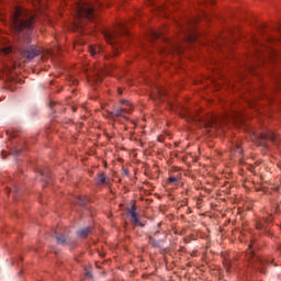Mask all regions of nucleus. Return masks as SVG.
Returning a JSON list of instances; mask_svg holds the SVG:
<instances>
[{"mask_svg":"<svg viewBox=\"0 0 281 281\" xmlns=\"http://www.w3.org/2000/svg\"><path fill=\"white\" fill-rule=\"evenodd\" d=\"M77 16L78 19H89V21L93 20L95 16V7H92L89 3L79 4Z\"/></svg>","mask_w":281,"mask_h":281,"instance_id":"3","label":"nucleus"},{"mask_svg":"<svg viewBox=\"0 0 281 281\" xmlns=\"http://www.w3.org/2000/svg\"><path fill=\"white\" fill-rule=\"evenodd\" d=\"M56 105H58V102H56V101H50L49 104H48V106L50 109H54V106H56Z\"/></svg>","mask_w":281,"mask_h":281,"instance_id":"21","label":"nucleus"},{"mask_svg":"<svg viewBox=\"0 0 281 281\" xmlns=\"http://www.w3.org/2000/svg\"><path fill=\"white\" fill-rule=\"evenodd\" d=\"M89 234V228L82 229L79 232V236L81 238H87V235Z\"/></svg>","mask_w":281,"mask_h":281,"instance_id":"18","label":"nucleus"},{"mask_svg":"<svg viewBox=\"0 0 281 281\" xmlns=\"http://www.w3.org/2000/svg\"><path fill=\"white\" fill-rule=\"evenodd\" d=\"M254 247H256V244L251 243L249 245L248 250H247V254L249 255V258H251V260H258V262L262 263V259H259L258 257H256V254H254Z\"/></svg>","mask_w":281,"mask_h":281,"instance_id":"11","label":"nucleus"},{"mask_svg":"<svg viewBox=\"0 0 281 281\" xmlns=\"http://www.w3.org/2000/svg\"><path fill=\"white\" fill-rule=\"evenodd\" d=\"M99 186H104L106 183V176L104 173H100L98 177Z\"/></svg>","mask_w":281,"mask_h":281,"instance_id":"16","label":"nucleus"},{"mask_svg":"<svg viewBox=\"0 0 281 281\" xmlns=\"http://www.w3.org/2000/svg\"><path fill=\"white\" fill-rule=\"evenodd\" d=\"M222 120L223 122H240L243 120V114L240 112H233L224 115Z\"/></svg>","mask_w":281,"mask_h":281,"instance_id":"7","label":"nucleus"},{"mask_svg":"<svg viewBox=\"0 0 281 281\" xmlns=\"http://www.w3.org/2000/svg\"><path fill=\"white\" fill-rule=\"evenodd\" d=\"M89 50L91 56H98V54H102V47L100 45H90Z\"/></svg>","mask_w":281,"mask_h":281,"instance_id":"12","label":"nucleus"},{"mask_svg":"<svg viewBox=\"0 0 281 281\" xmlns=\"http://www.w3.org/2000/svg\"><path fill=\"white\" fill-rule=\"evenodd\" d=\"M126 106L127 108L116 110L115 115L117 117H122V115H124V113H131L133 111V105L131 104V102H126Z\"/></svg>","mask_w":281,"mask_h":281,"instance_id":"10","label":"nucleus"},{"mask_svg":"<svg viewBox=\"0 0 281 281\" xmlns=\"http://www.w3.org/2000/svg\"><path fill=\"white\" fill-rule=\"evenodd\" d=\"M104 76V69L102 66H94L93 75L88 76L89 85H93V82H102V78Z\"/></svg>","mask_w":281,"mask_h":281,"instance_id":"6","label":"nucleus"},{"mask_svg":"<svg viewBox=\"0 0 281 281\" xmlns=\"http://www.w3.org/2000/svg\"><path fill=\"white\" fill-rule=\"evenodd\" d=\"M189 43H196V33L192 34L191 36L188 37Z\"/></svg>","mask_w":281,"mask_h":281,"instance_id":"19","label":"nucleus"},{"mask_svg":"<svg viewBox=\"0 0 281 281\" xmlns=\"http://www.w3.org/2000/svg\"><path fill=\"white\" fill-rule=\"evenodd\" d=\"M34 21H36V14H31L27 16L23 8L16 7L11 15V30L16 34L30 31L32 27H34Z\"/></svg>","mask_w":281,"mask_h":281,"instance_id":"1","label":"nucleus"},{"mask_svg":"<svg viewBox=\"0 0 281 281\" xmlns=\"http://www.w3.org/2000/svg\"><path fill=\"white\" fill-rule=\"evenodd\" d=\"M56 238L58 245H65V243H67V238L64 235H59Z\"/></svg>","mask_w":281,"mask_h":281,"instance_id":"17","label":"nucleus"},{"mask_svg":"<svg viewBox=\"0 0 281 281\" xmlns=\"http://www.w3.org/2000/svg\"><path fill=\"white\" fill-rule=\"evenodd\" d=\"M216 126H221V119L212 115L210 121L206 123V128H216Z\"/></svg>","mask_w":281,"mask_h":281,"instance_id":"9","label":"nucleus"},{"mask_svg":"<svg viewBox=\"0 0 281 281\" xmlns=\"http://www.w3.org/2000/svg\"><path fill=\"white\" fill-rule=\"evenodd\" d=\"M131 216L135 223H139V217H137V207H135V205L131 209Z\"/></svg>","mask_w":281,"mask_h":281,"instance_id":"13","label":"nucleus"},{"mask_svg":"<svg viewBox=\"0 0 281 281\" xmlns=\"http://www.w3.org/2000/svg\"><path fill=\"white\" fill-rule=\"evenodd\" d=\"M78 83V81L77 80H72V85H77Z\"/></svg>","mask_w":281,"mask_h":281,"instance_id":"23","label":"nucleus"},{"mask_svg":"<svg viewBox=\"0 0 281 281\" xmlns=\"http://www.w3.org/2000/svg\"><path fill=\"white\" fill-rule=\"evenodd\" d=\"M276 134L271 130H265L258 137L254 138L257 146H267V142H273Z\"/></svg>","mask_w":281,"mask_h":281,"instance_id":"5","label":"nucleus"},{"mask_svg":"<svg viewBox=\"0 0 281 281\" xmlns=\"http://www.w3.org/2000/svg\"><path fill=\"white\" fill-rule=\"evenodd\" d=\"M119 93L122 94V89H119Z\"/></svg>","mask_w":281,"mask_h":281,"instance_id":"24","label":"nucleus"},{"mask_svg":"<svg viewBox=\"0 0 281 281\" xmlns=\"http://www.w3.org/2000/svg\"><path fill=\"white\" fill-rule=\"evenodd\" d=\"M0 53L4 54L5 56H8V54H12V46H5V47L1 48Z\"/></svg>","mask_w":281,"mask_h":281,"instance_id":"15","label":"nucleus"},{"mask_svg":"<svg viewBox=\"0 0 281 281\" xmlns=\"http://www.w3.org/2000/svg\"><path fill=\"white\" fill-rule=\"evenodd\" d=\"M273 222V217L269 215L266 220H259L256 223V227L258 229H267L269 227V224Z\"/></svg>","mask_w":281,"mask_h":281,"instance_id":"8","label":"nucleus"},{"mask_svg":"<svg viewBox=\"0 0 281 281\" xmlns=\"http://www.w3.org/2000/svg\"><path fill=\"white\" fill-rule=\"evenodd\" d=\"M215 45H218V44H212V47H214Z\"/></svg>","mask_w":281,"mask_h":281,"instance_id":"25","label":"nucleus"},{"mask_svg":"<svg viewBox=\"0 0 281 281\" xmlns=\"http://www.w3.org/2000/svg\"><path fill=\"white\" fill-rule=\"evenodd\" d=\"M170 47L171 49L165 50L167 54H175V53H179V46L170 43Z\"/></svg>","mask_w":281,"mask_h":281,"instance_id":"14","label":"nucleus"},{"mask_svg":"<svg viewBox=\"0 0 281 281\" xmlns=\"http://www.w3.org/2000/svg\"><path fill=\"white\" fill-rule=\"evenodd\" d=\"M177 181H179V178L175 177V176H170L168 178V183H177Z\"/></svg>","mask_w":281,"mask_h":281,"instance_id":"20","label":"nucleus"},{"mask_svg":"<svg viewBox=\"0 0 281 281\" xmlns=\"http://www.w3.org/2000/svg\"><path fill=\"white\" fill-rule=\"evenodd\" d=\"M159 36H160L159 33L157 32L154 33V38H159Z\"/></svg>","mask_w":281,"mask_h":281,"instance_id":"22","label":"nucleus"},{"mask_svg":"<svg viewBox=\"0 0 281 281\" xmlns=\"http://www.w3.org/2000/svg\"><path fill=\"white\" fill-rule=\"evenodd\" d=\"M21 56L22 58H25L27 63H30V60H34L36 56H42V60H47V58H49V50H46L45 53V48L29 46L21 50Z\"/></svg>","mask_w":281,"mask_h":281,"instance_id":"2","label":"nucleus"},{"mask_svg":"<svg viewBox=\"0 0 281 281\" xmlns=\"http://www.w3.org/2000/svg\"><path fill=\"white\" fill-rule=\"evenodd\" d=\"M125 34H128V31H126V26L124 24H120L117 32L111 33V31H105L104 32V38L109 45H115L117 36L122 35L124 36Z\"/></svg>","mask_w":281,"mask_h":281,"instance_id":"4","label":"nucleus"}]
</instances>
